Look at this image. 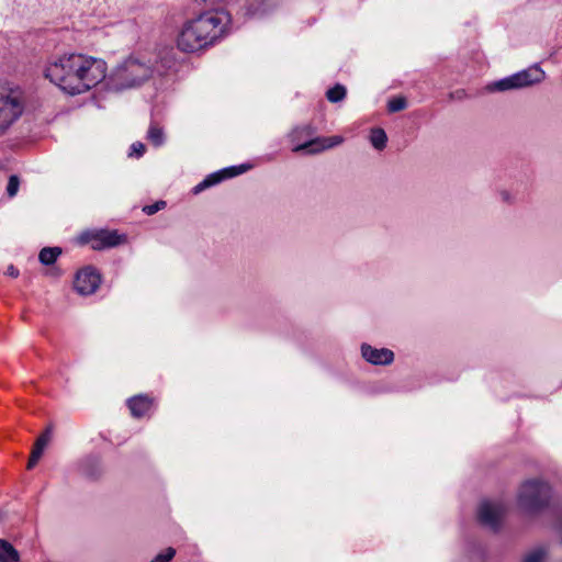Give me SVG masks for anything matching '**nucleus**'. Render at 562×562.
<instances>
[{
  "label": "nucleus",
  "mask_w": 562,
  "mask_h": 562,
  "mask_svg": "<svg viewBox=\"0 0 562 562\" xmlns=\"http://www.w3.org/2000/svg\"><path fill=\"white\" fill-rule=\"evenodd\" d=\"M544 78V70L538 64H535L526 69L491 83L488 86V90L508 91L524 89L542 82Z\"/></svg>",
  "instance_id": "nucleus-6"
},
{
  "label": "nucleus",
  "mask_w": 562,
  "mask_h": 562,
  "mask_svg": "<svg viewBox=\"0 0 562 562\" xmlns=\"http://www.w3.org/2000/svg\"><path fill=\"white\" fill-rule=\"evenodd\" d=\"M124 235H120L116 231H89L81 235L83 243H90L92 249L101 250L115 247L124 241Z\"/></svg>",
  "instance_id": "nucleus-8"
},
{
  "label": "nucleus",
  "mask_w": 562,
  "mask_h": 562,
  "mask_svg": "<svg viewBox=\"0 0 562 562\" xmlns=\"http://www.w3.org/2000/svg\"><path fill=\"white\" fill-rule=\"evenodd\" d=\"M300 130H302V131H306L307 133H310V132L312 131L311 126L306 125V126H304V127H302V128H296V130L294 131V133L299 132Z\"/></svg>",
  "instance_id": "nucleus-28"
},
{
  "label": "nucleus",
  "mask_w": 562,
  "mask_h": 562,
  "mask_svg": "<svg viewBox=\"0 0 562 562\" xmlns=\"http://www.w3.org/2000/svg\"><path fill=\"white\" fill-rule=\"evenodd\" d=\"M5 274L12 278H16L19 276V270L13 265H10L7 268Z\"/></svg>",
  "instance_id": "nucleus-27"
},
{
  "label": "nucleus",
  "mask_w": 562,
  "mask_h": 562,
  "mask_svg": "<svg viewBox=\"0 0 562 562\" xmlns=\"http://www.w3.org/2000/svg\"><path fill=\"white\" fill-rule=\"evenodd\" d=\"M232 31V16L224 9L204 11L186 21L177 36V46L186 53H194L228 35Z\"/></svg>",
  "instance_id": "nucleus-2"
},
{
  "label": "nucleus",
  "mask_w": 562,
  "mask_h": 562,
  "mask_svg": "<svg viewBox=\"0 0 562 562\" xmlns=\"http://www.w3.org/2000/svg\"><path fill=\"white\" fill-rule=\"evenodd\" d=\"M344 142V137L339 135L330 137H316L300 144L293 148V151H307L308 154H318L323 150L330 149L340 145Z\"/></svg>",
  "instance_id": "nucleus-11"
},
{
  "label": "nucleus",
  "mask_w": 562,
  "mask_h": 562,
  "mask_svg": "<svg viewBox=\"0 0 562 562\" xmlns=\"http://www.w3.org/2000/svg\"><path fill=\"white\" fill-rule=\"evenodd\" d=\"M176 554V550L171 547L158 553L150 562H170Z\"/></svg>",
  "instance_id": "nucleus-23"
},
{
  "label": "nucleus",
  "mask_w": 562,
  "mask_h": 562,
  "mask_svg": "<svg viewBox=\"0 0 562 562\" xmlns=\"http://www.w3.org/2000/svg\"><path fill=\"white\" fill-rule=\"evenodd\" d=\"M153 402L146 395H136L127 401V406L134 417H143L150 408Z\"/></svg>",
  "instance_id": "nucleus-13"
},
{
  "label": "nucleus",
  "mask_w": 562,
  "mask_h": 562,
  "mask_svg": "<svg viewBox=\"0 0 562 562\" xmlns=\"http://www.w3.org/2000/svg\"><path fill=\"white\" fill-rule=\"evenodd\" d=\"M551 496V486L547 482L528 480L518 490L517 505L525 513H538L549 505Z\"/></svg>",
  "instance_id": "nucleus-4"
},
{
  "label": "nucleus",
  "mask_w": 562,
  "mask_h": 562,
  "mask_svg": "<svg viewBox=\"0 0 562 562\" xmlns=\"http://www.w3.org/2000/svg\"><path fill=\"white\" fill-rule=\"evenodd\" d=\"M154 74V67L149 61L131 56L117 64L102 81L108 91L121 92L139 87Z\"/></svg>",
  "instance_id": "nucleus-3"
},
{
  "label": "nucleus",
  "mask_w": 562,
  "mask_h": 562,
  "mask_svg": "<svg viewBox=\"0 0 562 562\" xmlns=\"http://www.w3.org/2000/svg\"><path fill=\"white\" fill-rule=\"evenodd\" d=\"M249 168H250V166H248V165H239V166L224 168L216 172H213V173L206 176L204 180H202L200 183H198L193 188V193L198 194L207 188L218 184L220 182H222L225 179L241 175V173L246 172Z\"/></svg>",
  "instance_id": "nucleus-10"
},
{
  "label": "nucleus",
  "mask_w": 562,
  "mask_h": 562,
  "mask_svg": "<svg viewBox=\"0 0 562 562\" xmlns=\"http://www.w3.org/2000/svg\"><path fill=\"white\" fill-rule=\"evenodd\" d=\"M347 93L346 88L342 85L337 83L326 92V98L329 102L336 103L345 99Z\"/></svg>",
  "instance_id": "nucleus-20"
},
{
  "label": "nucleus",
  "mask_w": 562,
  "mask_h": 562,
  "mask_svg": "<svg viewBox=\"0 0 562 562\" xmlns=\"http://www.w3.org/2000/svg\"><path fill=\"white\" fill-rule=\"evenodd\" d=\"M24 110L25 100L20 90H0V137L21 119Z\"/></svg>",
  "instance_id": "nucleus-5"
},
{
  "label": "nucleus",
  "mask_w": 562,
  "mask_h": 562,
  "mask_svg": "<svg viewBox=\"0 0 562 562\" xmlns=\"http://www.w3.org/2000/svg\"><path fill=\"white\" fill-rule=\"evenodd\" d=\"M60 255V247H44L38 254V260L44 266H50Z\"/></svg>",
  "instance_id": "nucleus-18"
},
{
  "label": "nucleus",
  "mask_w": 562,
  "mask_h": 562,
  "mask_svg": "<svg viewBox=\"0 0 562 562\" xmlns=\"http://www.w3.org/2000/svg\"><path fill=\"white\" fill-rule=\"evenodd\" d=\"M144 153H145V145L140 142H135L131 145L128 155L131 157L139 158L144 155Z\"/></svg>",
  "instance_id": "nucleus-24"
},
{
  "label": "nucleus",
  "mask_w": 562,
  "mask_h": 562,
  "mask_svg": "<svg viewBox=\"0 0 562 562\" xmlns=\"http://www.w3.org/2000/svg\"><path fill=\"white\" fill-rule=\"evenodd\" d=\"M49 441V432L46 431L42 436L38 437L36 440L34 448L32 450L31 457L29 459L27 469H32L36 465L38 460L41 459L45 447L47 446Z\"/></svg>",
  "instance_id": "nucleus-14"
},
{
  "label": "nucleus",
  "mask_w": 562,
  "mask_h": 562,
  "mask_svg": "<svg viewBox=\"0 0 562 562\" xmlns=\"http://www.w3.org/2000/svg\"><path fill=\"white\" fill-rule=\"evenodd\" d=\"M407 102L404 97H396L387 102V110L392 113L406 109Z\"/></svg>",
  "instance_id": "nucleus-21"
},
{
  "label": "nucleus",
  "mask_w": 562,
  "mask_h": 562,
  "mask_svg": "<svg viewBox=\"0 0 562 562\" xmlns=\"http://www.w3.org/2000/svg\"><path fill=\"white\" fill-rule=\"evenodd\" d=\"M20 187V180L18 176L12 175L9 178L8 184H7V194L10 198H13L16 195Z\"/></svg>",
  "instance_id": "nucleus-22"
},
{
  "label": "nucleus",
  "mask_w": 562,
  "mask_h": 562,
  "mask_svg": "<svg viewBox=\"0 0 562 562\" xmlns=\"http://www.w3.org/2000/svg\"><path fill=\"white\" fill-rule=\"evenodd\" d=\"M101 277L93 267H85L76 274L74 286L81 295H90L100 286Z\"/></svg>",
  "instance_id": "nucleus-9"
},
{
  "label": "nucleus",
  "mask_w": 562,
  "mask_h": 562,
  "mask_svg": "<svg viewBox=\"0 0 562 562\" xmlns=\"http://www.w3.org/2000/svg\"><path fill=\"white\" fill-rule=\"evenodd\" d=\"M549 555L546 546H537L528 550L521 559V562H546Z\"/></svg>",
  "instance_id": "nucleus-16"
},
{
  "label": "nucleus",
  "mask_w": 562,
  "mask_h": 562,
  "mask_svg": "<svg viewBox=\"0 0 562 562\" xmlns=\"http://www.w3.org/2000/svg\"><path fill=\"white\" fill-rule=\"evenodd\" d=\"M147 138L154 146H161L165 143V134L162 128L156 124H150L147 132Z\"/></svg>",
  "instance_id": "nucleus-19"
},
{
  "label": "nucleus",
  "mask_w": 562,
  "mask_h": 562,
  "mask_svg": "<svg viewBox=\"0 0 562 562\" xmlns=\"http://www.w3.org/2000/svg\"><path fill=\"white\" fill-rule=\"evenodd\" d=\"M499 199L507 204H513L516 200V196L514 193L506 189H502L498 191Z\"/></svg>",
  "instance_id": "nucleus-26"
},
{
  "label": "nucleus",
  "mask_w": 562,
  "mask_h": 562,
  "mask_svg": "<svg viewBox=\"0 0 562 562\" xmlns=\"http://www.w3.org/2000/svg\"><path fill=\"white\" fill-rule=\"evenodd\" d=\"M165 206H166V202L165 201H158V202H156L154 204L144 206L143 211L147 215H153V214L157 213L159 210H162Z\"/></svg>",
  "instance_id": "nucleus-25"
},
{
  "label": "nucleus",
  "mask_w": 562,
  "mask_h": 562,
  "mask_svg": "<svg viewBox=\"0 0 562 562\" xmlns=\"http://www.w3.org/2000/svg\"><path fill=\"white\" fill-rule=\"evenodd\" d=\"M507 507L502 501H483L477 509L479 521L493 531L498 530Z\"/></svg>",
  "instance_id": "nucleus-7"
},
{
  "label": "nucleus",
  "mask_w": 562,
  "mask_h": 562,
  "mask_svg": "<svg viewBox=\"0 0 562 562\" xmlns=\"http://www.w3.org/2000/svg\"><path fill=\"white\" fill-rule=\"evenodd\" d=\"M372 147L376 150H383L387 144V135L383 128H372L369 136Z\"/></svg>",
  "instance_id": "nucleus-17"
},
{
  "label": "nucleus",
  "mask_w": 562,
  "mask_h": 562,
  "mask_svg": "<svg viewBox=\"0 0 562 562\" xmlns=\"http://www.w3.org/2000/svg\"><path fill=\"white\" fill-rule=\"evenodd\" d=\"M362 358L374 366H387L393 362L394 353L387 348H374L371 345H361Z\"/></svg>",
  "instance_id": "nucleus-12"
},
{
  "label": "nucleus",
  "mask_w": 562,
  "mask_h": 562,
  "mask_svg": "<svg viewBox=\"0 0 562 562\" xmlns=\"http://www.w3.org/2000/svg\"><path fill=\"white\" fill-rule=\"evenodd\" d=\"M106 63L80 53L55 56L44 67V77L64 92L81 94L105 79Z\"/></svg>",
  "instance_id": "nucleus-1"
},
{
  "label": "nucleus",
  "mask_w": 562,
  "mask_h": 562,
  "mask_svg": "<svg viewBox=\"0 0 562 562\" xmlns=\"http://www.w3.org/2000/svg\"><path fill=\"white\" fill-rule=\"evenodd\" d=\"M19 551L5 539H0V562H19Z\"/></svg>",
  "instance_id": "nucleus-15"
}]
</instances>
